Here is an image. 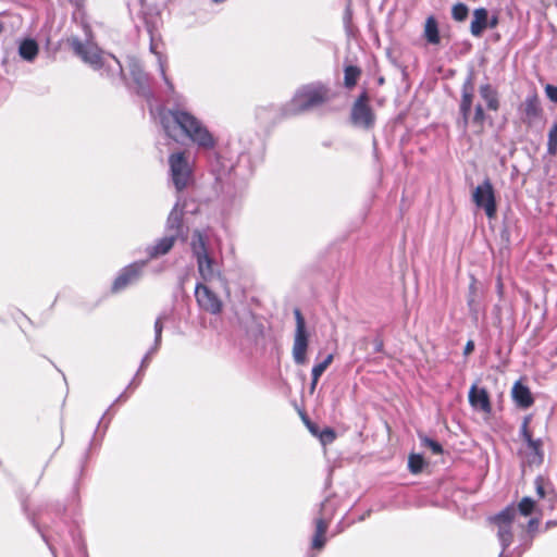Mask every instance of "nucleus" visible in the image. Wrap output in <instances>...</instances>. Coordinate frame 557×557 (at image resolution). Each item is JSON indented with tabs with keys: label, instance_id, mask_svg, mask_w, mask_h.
I'll list each match as a JSON object with an SVG mask.
<instances>
[{
	"label": "nucleus",
	"instance_id": "40",
	"mask_svg": "<svg viewBox=\"0 0 557 557\" xmlns=\"http://www.w3.org/2000/svg\"><path fill=\"white\" fill-rule=\"evenodd\" d=\"M540 520L537 518H530L527 523L528 531L534 532L539 527Z\"/></svg>",
	"mask_w": 557,
	"mask_h": 557
},
{
	"label": "nucleus",
	"instance_id": "5",
	"mask_svg": "<svg viewBox=\"0 0 557 557\" xmlns=\"http://www.w3.org/2000/svg\"><path fill=\"white\" fill-rule=\"evenodd\" d=\"M491 523L497 528V539L499 541L502 550L498 557H511V553L507 549L513 542V534L517 529H523L524 523L515 519L512 509H503L495 516L490 518Z\"/></svg>",
	"mask_w": 557,
	"mask_h": 557
},
{
	"label": "nucleus",
	"instance_id": "36",
	"mask_svg": "<svg viewBox=\"0 0 557 557\" xmlns=\"http://www.w3.org/2000/svg\"><path fill=\"white\" fill-rule=\"evenodd\" d=\"M423 443L425 446H428L434 454L438 455L442 454L443 448L441 444L432 438L425 437L423 440Z\"/></svg>",
	"mask_w": 557,
	"mask_h": 557
},
{
	"label": "nucleus",
	"instance_id": "6",
	"mask_svg": "<svg viewBox=\"0 0 557 557\" xmlns=\"http://www.w3.org/2000/svg\"><path fill=\"white\" fill-rule=\"evenodd\" d=\"M171 180L177 191H182L193 182V172L184 152H175L169 157Z\"/></svg>",
	"mask_w": 557,
	"mask_h": 557
},
{
	"label": "nucleus",
	"instance_id": "37",
	"mask_svg": "<svg viewBox=\"0 0 557 557\" xmlns=\"http://www.w3.org/2000/svg\"><path fill=\"white\" fill-rule=\"evenodd\" d=\"M529 421H530L529 417L524 418V420H523V422L521 424V428H520V435H521V437H522V440L524 442H527L530 438H532V434L529 431Z\"/></svg>",
	"mask_w": 557,
	"mask_h": 557
},
{
	"label": "nucleus",
	"instance_id": "24",
	"mask_svg": "<svg viewBox=\"0 0 557 557\" xmlns=\"http://www.w3.org/2000/svg\"><path fill=\"white\" fill-rule=\"evenodd\" d=\"M535 502L531 497H523L518 506H507L505 509H512L515 519L520 520V517H529L535 509Z\"/></svg>",
	"mask_w": 557,
	"mask_h": 557
},
{
	"label": "nucleus",
	"instance_id": "16",
	"mask_svg": "<svg viewBox=\"0 0 557 557\" xmlns=\"http://www.w3.org/2000/svg\"><path fill=\"white\" fill-rule=\"evenodd\" d=\"M176 240L177 237H175V234L168 233L165 236L156 240L154 244L147 246L145 251L148 259H156L166 255L173 248Z\"/></svg>",
	"mask_w": 557,
	"mask_h": 557
},
{
	"label": "nucleus",
	"instance_id": "33",
	"mask_svg": "<svg viewBox=\"0 0 557 557\" xmlns=\"http://www.w3.org/2000/svg\"><path fill=\"white\" fill-rule=\"evenodd\" d=\"M486 120V113L481 103H478L474 108V114L472 116V123L479 126H483Z\"/></svg>",
	"mask_w": 557,
	"mask_h": 557
},
{
	"label": "nucleus",
	"instance_id": "18",
	"mask_svg": "<svg viewBox=\"0 0 557 557\" xmlns=\"http://www.w3.org/2000/svg\"><path fill=\"white\" fill-rule=\"evenodd\" d=\"M183 215L184 206L181 205V199L178 198L166 220L168 233L175 234V237L177 238L183 233Z\"/></svg>",
	"mask_w": 557,
	"mask_h": 557
},
{
	"label": "nucleus",
	"instance_id": "7",
	"mask_svg": "<svg viewBox=\"0 0 557 557\" xmlns=\"http://www.w3.org/2000/svg\"><path fill=\"white\" fill-rule=\"evenodd\" d=\"M294 315L296 320V330L292 354L294 362L298 366H304L308 361L307 350L309 345V335L306 330L305 318L298 308L294 310Z\"/></svg>",
	"mask_w": 557,
	"mask_h": 557
},
{
	"label": "nucleus",
	"instance_id": "41",
	"mask_svg": "<svg viewBox=\"0 0 557 557\" xmlns=\"http://www.w3.org/2000/svg\"><path fill=\"white\" fill-rule=\"evenodd\" d=\"M141 371H137L136 375L134 376V379L132 380V382L129 383V385L127 386L126 389H129L132 387H137L141 381Z\"/></svg>",
	"mask_w": 557,
	"mask_h": 557
},
{
	"label": "nucleus",
	"instance_id": "46",
	"mask_svg": "<svg viewBox=\"0 0 557 557\" xmlns=\"http://www.w3.org/2000/svg\"><path fill=\"white\" fill-rule=\"evenodd\" d=\"M126 397H127V396H126V391H125L124 393H122V394L116 398V400H115V401H120V400H122V399H125Z\"/></svg>",
	"mask_w": 557,
	"mask_h": 557
},
{
	"label": "nucleus",
	"instance_id": "15",
	"mask_svg": "<svg viewBox=\"0 0 557 557\" xmlns=\"http://www.w3.org/2000/svg\"><path fill=\"white\" fill-rule=\"evenodd\" d=\"M128 69L135 84L137 85L138 94L148 100L152 98L153 94L149 87L148 75L143 70L139 61L135 58H131L128 62Z\"/></svg>",
	"mask_w": 557,
	"mask_h": 557
},
{
	"label": "nucleus",
	"instance_id": "13",
	"mask_svg": "<svg viewBox=\"0 0 557 557\" xmlns=\"http://www.w3.org/2000/svg\"><path fill=\"white\" fill-rule=\"evenodd\" d=\"M473 82H472V74H469V76L466 78V81L462 84L461 88V99L459 103V111L461 114V119L459 120V125L463 129L467 128L470 113L472 109V102H473Z\"/></svg>",
	"mask_w": 557,
	"mask_h": 557
},
{
	"label": "nucleus",
	"instance_id": "32",
	"mask_svg": "<svg viewBox=\"0 0 557 557\" xmlns=\"http://www.w3.org/2000/svg\"><path fill=\"white\" fill-rule=\"evenodd\" d=\"M469 9L463 3H457L451 9V16L457 22H462L468 17Z\"/></svg>",
	"mask_w": 557,
	"mask_h": 557
},
{
	"label": "nucleus",
	"instance_id": "9",
	"mask_svg": "<svg viewBox=\"0 0 557 557\" xmlns=\"http://www.w3.org/2000/svg\"><path fill=\"white\" fill-rule=\"evenodd\" d=\"M368 100L369 98L367 92H362L356 99L350 113L351 123L355 126L362 127L364 129L372 128L375 122V115L371 107L368 104Z\"/></svg>",
	"mask_w": 557,
	"mask_h": 557
},
{
	"label": "nucleus",
	"instance_id": "17",
	"mask_svg": "<svg viewBox=\"0 0 557 557\" xmlns=\"http://www.w3.org/2000/svg\"><path fill=\"white\" fill-rule=\"evenodd\" d=\"M469 403L474 409H479L485 413H490L492 410L487 391L484 387L479 388L475 384L470 387Z\"/></svg>",
	"mask_w": 557,
	"mask_h": 557
},
{
	"label": "nucleus",
	"instance_id": "10",
	"mask_svg": "<svg viewBox=\"0 0 557 557\" xmlns=\"http://www.w3.org/2000/svg\"><path fill=\"white\" fill-rule=\"evenodd\" d=\"M195 298L198 307L210 314H220L223 304L219 296L206 284L198 282L195 287Z\"/></svg>",
	"mask_w": 557,
	"mask_h": 557
},
{
	"label": "nucleus",
	"instance_id": "3",
	"mask_svg": "<svg viewBox=\"0 0 557 557\" xmlns=\"http://www.w3.org/2000/svg\"><path fill=\"white\" fill-rule=\"evenodd\" d=\"M190 249L203 282H212L222 276L221 268L215 259L213 235L209 228H197L193 232Z\"/></svg>",
	"mask_w": 557,
	"mask_h": 557
},
{
	"label": "nucleus",
	"instance_id": "26",
	"mask_svg": "<svg viewBox=\"0 0 557 557\" xmlns=\"http://www.w3.org/2000/svg\"><path fill=\"white\" fill-rule=\"evenodd\" d=\"M424 33L426 40L430 44L436 45L440 42V34L436 20L433 16L428 17L425 22Z\"/></svg>",
	"mask_w": 557,
	"mask_h": 557
},
{
	"label": "nucleus",
	"instance_id": "44",
	"mask_svg": "<svg viewBox=\"0 0 557 557\" xmlns=\"http://www.w3.org/2000/svg\"><path fill=\"white\" fill-rule=\"evenodd\" d=\"M497 23H498L497 16L494 15V16H492V18L487 17V27L494 28V27H496Z\"/></svg>",
	"mask_w": 557,
	"mask_h": 557
},
{
	"label": "nucleus",
	"instance_id": "11",
	"mask_svg": "<svg viewBox=\"0 0 557 557\" xmlns=\"http://www.w3.org/2000/svg\"><path fill=\"white\" fill-rule=\"evenodd\" d=\"M146 264L147 261H137L124 267L112 284V292L119 293L129 285L137 283Z\"/></svg>",
	"mask_w": 557,
	"mask_h": 557
},
{
	"label": "nucleus",
	"instance_id": "8",
	"mask_svg": "<svg viewBox=\"0 0 557 557\" xmlns=\"http://www.w3.org/2000/svg\"><path fill=\"white\" fill-rule=\"evenodd\" d=\"M474 205L484 210L488 219H493L497 212L494 187L488 178L475 187L472 194Z\"/></svg>",
	"mask_w": 557,
	"mask_h": 557
},
{
	"label": "nucleus",
	"instance_id": "14",
	"mask_svg": "<svg viewBox=\"0 0 557 557\" xmlns=\"http://www.w3.org/2000/svg\"><path fill=\"white\" fill-rule=\"evenodd\" d=\"M534 484L541 510H554L557 507V494L555 490L542 476H537Z\"/></svg>",
	"mask_w": 557,
	"mask_h": 557
},
{
	"label": "nucleus",
	"instance_id": "42",
	"mask_svg": "<svg viewBox=\"0 0 557 557\" xmlns=\"http://www.w3.org/2000/svg\"><path fill=\"white\" fill-rule=\"evenodd\" d=\"M32 523L41 533V536H42L44 541L48 544V546H49L50 550L52 552V554L55 555L53 546L49 543V541H48L47 536L45 535V533L41 532L40 528L36 523L35 518H32Z\"/></svg>",
	"mask_w": 557,
	"mask_h": 557
},
{
	"label": "nucleus",
	"instance_id": "22",
	"mask_svg": "<svg viewBox=\"0 0 557 557\" xmlns=\"http://www.w3.org/2000/svg\"><path fill=\"white\" fill-rule=\"evenodd\" d=\"M512 398L522 409L531 407L534 401L529 387L520 382H516L512 387Z\"/></svg>",
	"mask_w": 557,
	"mask_h": 557
},
{
	"label": "nucleus",
	"instance_id": "47",
	"mask_svg": "<svg viewBox=\"0 0 557 557\" xmlns=\"http://www.w3.org/2000/svg\"><path fill=\"white\" fill-rule=\"evenodd\" d=\"M557 524V521H547L546 522V529L552 527V525H556Z\"/></svg>",
	"mask_w": 557,
	"mask_h": 557
},
{
	"label": "nucleus",
	"instance_id": "34",
	"mask_svg": "<svg viewBox=\"0 0 557 557\" xmlns=\"http://www.w3.org/2000/svg\"><path fill=\"white\" fill-rule=\"evenodd\" d=\"M528 447L534 453L535 456L542 460L543 454L541 450L542 442L541 440H534L533 437L525 442Z\"/></svg>",
	"mask_w": 557,
	"mask_h": 557
},
{
	"label": "nucleus",
	"instance_id": "29",
	"mask_svg": "<svg viewBox=\"0 0 557 557\" xmlns=\"http://www.w3.org/2000/svg\"><path fill=\"white\" fill-rule=\"evenodd\" d=\"M165 319H166V314H160L154 322V344H153L154 350H158L161 345L163 320H165Z\"/></svg>",
	"mask_w": 557,
	"mask_h": 557
},
{
	"label": "nucleus",
	"instance_id": "28",
	"mask_svg": "<svg viewBox=\"0 0 557 557\" xmlns=\"http://www.w3.org/2000/svg\"><path fill=\"white\" fill-rule=\"evenodd\" d=\"M547 153L550 157H555L557 154V122L552 126V128L548 132Z\"/></svg>",
	"mask_w": 557,
	"mask_h": 557
},
{
	"label": "nucleus",
	"instance_id": "19",
	"mask_svg": "<svg viewBox=\"0 0 557 557\" xmlns=\"http://www.w3.org/2000/svg\"><path fill=\"white\" fill-rule=\"evenodd\" d=\"M327 502H324L321 504V517L315 519V533L312 537L311 546L314 549H321L325 544V537L324 534L329 527V521L326 518H324V512L327 509Z\"/></svg>",
	"mask_w": 557,
	"mask_h": 557
},
{
	"label": "nucleus",
	"instance_id": "38",
	"mask_svg": "<svg viewBox=\"0 0 557 557\" xmlns=\"http://www.w3.org/2000/svg\"><path fill=\"white\" fill-rule=\"evenodd\" d=\"M157 350L153 349V346L147 351V354L144 356L143 360H141V363H140V367L138 369V371H141L144 372V370L148 367L149 362H150V359L152 357L153 354H156Z\"/></svg>",
	"mask_w": 557,
	"mask_h": 557
},
{
	"label": "nucleus",
	"instance_id": "23",
	"mask_svg": "<svg viewBox=\"0 0 557 557\" xmlns=\"http://www.w3.org/2000/svg\"><path fill=\"white\" fill-rule=\"evenodd\" d=\"M488 12L485 8H479L473 11V18L470 25V33L474 37H481L484 29L487 28Z\"/></svg>",
	"mask_w": 557,
	"mask_h": 557
},
{
	"label": "nucleus",
	"instance_id": "12",
	"mask_svg": "<svg viewBox=\"0 0 557 557\" xmlns=\"http://www.w3.org/2000/svg\"><path fill=\"white\" fill-rule=\"evenodd\" d=\"M520 112L522 114V121L531 126L535 122L542 119L543 109L541 107V101L535 91L530 92L524 101L520 106Z\"/></svg>",
	"mask_w": 557,
	"mask_h": 557
},
{
	"label": "nucleus",
	"instance_id": "2",
	"mask_svg": "<svg viewBox=\"0 0 557 557\" xmlns=\"http://www.w3.org/2000/svg\"><path fill=\"white\" fill-rule=\"evenodd\" d=\"M71 47L76 55H78L92 70L97 71L100 76L111 81L113 84L124 82L123 67L120 60L103 51L91 39L82 41L78 38L71 40Z\"/></svg>",
	"mask_w": 557,
	"mask_h": 557
},
{
	"label": "nucleus",
	"instance_id": "31",
	"mask_svg": "<svg viewBox=\"0 0 557 557\" xmlns=\"http://www.w3.org/2000/svg\"><path fill=\"white\" fill-rule=\"evenodd\" d=\"M332 361L333 355L330 354L322 362L313 366L311 376H314L315 380H319L323 372L326 370V368L332 363Z\"/></svg>",
	"mask_w": 557,
	"mask_h": 557
},
{
	"label": "nucleus",
	"instance_id": "48",
	"mask_svg": "<svg viewBox=\"0 0 557 557\" xmlns=\"http://www.w3.org/2000/svg\"><path fill=\"white\" fill-rule=\"evenodd\" d=\"M169 90L174 95V97H176V99H180V96H177V94H175V92H174V88H173V89H171V88L169 87Z\"/></svg>",
	"mask_w": 557,
	"mask_h": 557
},
{
	"label": "nucleus",
	"instance_id": "4",
	"mask_svg": "<svg viewBox=\"0 0 557 557\" xmlns=\"http://www.w3.org/2000/svg\"><path fill=\"white\" fill-rule=\"evenodd\" d=\"M329 99V89L321 83H312L297 89L285 109V115H295L323 104Z\"/></svg>",
	"mask_w": 557,
	"mask_h": 557
},
{
	"label": "nucleus",
	"instance_id": "1",
	"mask_svg": "<svg viewBox=\"0 0 557 557\" xmlns=\"http://www.w3.org/2000/svg\"><path fill=\"white\" fill-rule=\"evenodd\" d=\"M159 119L166 136L174 140H177L176 131L180 129L199 148L212 149L215 146L212 134L201 121L181 108L178 103L172 109L161 108Z\"/></svg>",
	"mask_w": 557,
	"mask_h": 557
},
{
	"label": "nucleus",
	"instance_id": "49",
	"mask_svg": "<svg viewBox=\"0 0 557 557\" xmlns=\"http://www.w3.org/2000/svg\"><path fill=\"white\" fill-rule=\"evenodd\" d=\"M169 90L174 95V97H176V99H180V96H177V94H175V92H174V88H173V89H171V88L169 87Z\"/></svg>",
	"mask_w": 557,
	"mask_h": 557
},
{
	"label": "nucleus",
	"instance_id": "35",
	"mask_svg": "<svg viewBox=\"0 0 557 557\" xmlns=\"http://www.w3.org/2000/svg\"><path fill=\"white\" fill-rule=\"evenodd\" d=\"M319 436H320L321 442H322L324 445H325V444H330V443H332V442L335 440V437H336L334 430H333V429H331V428H325V429H324V430L319 434Z\"/></svg>",
	"mask_w": 557,
	"mask_h": 557
},
{
	"label": "nucleus",
	"instance_id": "39",
	"mask_svg": "<svg viewBox=\"0 0 557 557\" xmlns=\"http://www.w3.org/2000/svg\"><path fill=\"white\" fill-rule=\"evenodd\" d=\"M545 94L550 101L557 103V86L546 85Z\"/></svg>",
	"mask_w": 557,
	"mask_h": 557
},
{
	"label": "nucleus",
	"instance_id": "21",
	"mask_svg": "<svg viewBox=\"0 0 557 557\" xmlns=\"http://www.w3.org/2000/svg\"><path fill=\"white\" fill-rule=\"evenodd\" d=\"M146 26H147V32L150 35V46H149L150 52L156 54L158 58L159 71H160V74H161L165 85L168 87H170L171 89H173V83L166 76V72H165L166 60L160 52L157 51V39H156V35H154V27L150 23H147Z\"/></svg>",
	"mask_w": 557,
	"mask_h": 557
},
{
	"label": "nucleus",
	"instance_id": "45",
	"mask_svg": "<svg viewBox=\"0 0 557 557\" xmlns=\"http://www.w3.org/2000/svg\"><path fill=\"white\" fill-rule=\"evenodd\" d=\"M318 382H319V380H315L314 376H312L311 383H310V393L311 394L314 393Z\"/></svg>",
	"mask_w": 557,
	"mask_h": 557
},
{
	"label": "nucleus",
	"instance_id": "25",
	"mask_svg": "<svg viewBox=\"0 0 557 557\" xmlns=\"http://www.w3.org/2000/svg\"><path fill=\"white\" fill-rule=\"evenodd\" d=\"M21 58L26 61H33L38 54V45L34 39H25L18 47Z\"/></svg>",
	"mask_w": 557,
	"mask_h": 557
},
{
	"label": "nucleus",
	"instance_id": "20",
	"mask_svg": "<svg viewBox=\"0 0 557 557\" xmlns=\"http://www.w3.org/2000/svg\"><path fill=\"white\" fill-rule=\"evenodd\" d=\"M479 95L485 102L486 109L490 111H498L500 108V99L498 90L490 83L482 84L479 87Z\"/></svg>",
	"mask_w": 557,
	"mask_h": 557
},
{
	"label": "nucleus",
	"instance_id": "30",
	"mask_svg": "<svg viewBox=\"0 0 557 557\" xmlns=\"http://www.w3.org/2000/svg\"><path fill=\"white\" fill-rule=\"evenodd\" d=\"M424 467V460L420 455H410L408 460V468L411 473H419Z\"/></svg>",
	"mask_w": 557,
	"mask_h": 557
},
{
	"label": "nucleus",
	"instance_id": "43",
	"mask_svg": "<svg viewBox=\"0 0 557 557\" xmlns=\"http://www.w3.org/2000/svg\"><path fill=\"white\" fill-rule=\"evenodd\" d=\"M474 350V342L473 341H468L466 346H465V349H463V354L466 356L470 355L472 351Z\"/></svg>",
	"mask_w": 557,
	"mask_h": 557
},
{
	"label": "nucleus",
	"instance_id": "27",
	"mask_svg": "<svg viewBox=\"0 0 557 557\" xmlns=\"http://www.w3.org/2000/svg\"><path fill=\"white\" fill-rule=\"evenodd\" d=\"M361 74V71L358 66L347 65L344 70V85L346 88L350 89L356 86L357 81Z\"/></svg>",
	"mask_w": 557,
	"mask_h": 557
}]
</instances>
